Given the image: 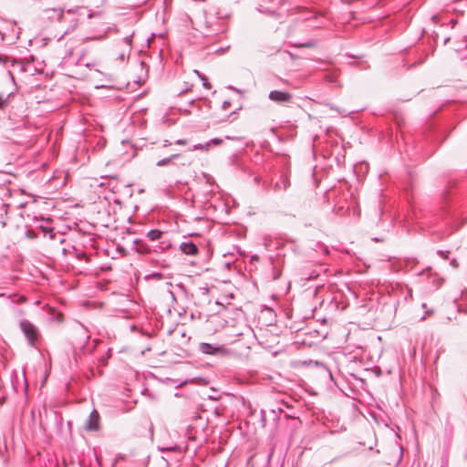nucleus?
I'll return each instance as SVG.
<instances>
[{
    "mask_svg": "<svg viewBox=\"0 0 467 467\" xmlns=\"http://www.w3.org/2000/svg\"><path fill=\"white\" fill-rule=\"evenodd\" d=\"M171 246L170 240H161L156 245L150 246L144 240L135 239L132 249L141 255H147L151 253H161Z\"/></svg>",
    "mask_w": 467,
    "mask_h": 467,
    "instance_id": "obj_1",
    "label": "nucleus"
},
{
    "mask_svg": "<svg viewBox=\"0 0 467 467\" xmlns=\"http://www.w3.org/2000/svg\"><path fill=\"white\" fill-rule=\"evenodd\" d=\"M19 327L24 336L27 339L28 344L31 347H34L39 337V331L37 327L26 319L21 320Z\"/></svg>",
    "mask_w": 467,
    "mask_h": 467,
    "instance_id": "obj_2",
    "label": "nucleus"
},
{
    "mask_svg": "<svg viewBox=\"0 0 467 467\" xmlns=\"http://www.w3.org/2000/svg\"><path fill=\"white\" fill-rule=\"evenodd\" d=\"M268 98L277 104L285 105L292 102L293 95L287 91L271 90L268 94Z\"/></svg>",
    "mask_w": 467,
    "mask_h": 467,
    "instance_id": "obj_3",
    "label": "nucleus"
},
{
    "mask_svg": "<svg viewBox=\"0 0 467 467\" xmlns=\"http://www.w3.org/2000/svg\"><path fill=\"white\" fill-rule=\"evenodd\" d=\"M85 429L88 431H97L99 430V413L96 410L89 413Z\"/></svg>",
    "mask_w": 467,
    "mask_h": 467,
    "instance_id": "obj_4",
    "label": "nucleus"
},
{
    "mask_svg": "<svg viewBox=\"0 0 467 467\" xmlns=\"http://www.w3.org/2000/svg\"><path fill=\"white\" fill-rule=\"evenodd\" d=\"M199 350L207 355H217L219 352L224 350L221 346H215L210 343L202 342L199 344Z\"/></svg>",
    "mask_w": 467,
    "mask_h": 467,
    "instance_id": "obj_5",
    "label": "nucleus"
},
{
    "mask_svg": "<svg viewBox=\"0 0 467 467\" xmlns=\"http://www.w3.org/2000/svg\"><path fill=\"white\" fill-rule=\"evenodd\" d=\"M179 248L186 255H196L199 253L198 246L191 240L181 243Z\"/></svg>",
    "mask_w": 467,
    "mask_h": 467,
    "instance_id": "obj_6",
    "label": "nucleus"
},
{
    "mask_svg": "<svg viewBox=\"0 0 467 467\" xmlns=\"http://www.w3.org/2000/svg\"><path fill=\"white\" fill-rule=\"evenodd\" d=\"M291 185L289 176L282 174L277 182L274 183V191L278 192L280 191H286Z\"/></svg>",
    "mask_w": 467,
    "mask_h": 467,
    "instance_id": "obj_7",
    "label": "nucleus"
},
{
    "mask_svg": "<svg viewBox=\"0 0 467 467\" xmlns=\"http://www.w3.org/2000/svg\"><path fill=\"white\" fill-rule=\"evenodd\" d=\"M256 10L259 13H261L263 15H265V16H269V17H271V18H273L275 20H279L282 17V16L278 12H276L275 10H272V9H270L268 7H265L262 5H259L256 7Z\"/></svg>",
    "mask_w": 467,
    "mask_h": 467,
    "instance_id": "obj_8",
    "label": "nucleus"
},
{
    "mask_svg": "<svg viewBox=\"0 0 467 467\" xmlns=\"http://www.w3.org/2000/svg\"><path fill=\"white\" fill-rule=\"evenodd\" d=\"M72 55H73V49L72 48H68L67 51L66 52L65 56H64L65 62L66 63L74 64V65H78L80 63L83 56L85 55V51H82L81 54L78 57L77 59H73L71 57Z\"/></svg>",
    "mask_w": 467,
    "mask_h": 467,
    "instance_id": "obj_9",
    "label": "nucleus"
},
{
    "mask_svg": "<svg viewBox=\"0 0 467 467\" xmlns=\"http://www.w3.org/2000/svg\"><path fill=\"white\" fill-rule=\"evenodd\" d=\"M166 235V234L159 229H151L147 234L146 236L150 241H157V240H165L163 237Z\"/></svg>",
    "mask_w": 467,
    "mask_h": 467,
    "instance_id": "obj_10",
    "label": "nucleus"
},
{
    "mask_svg": "<svg viewBox=\"0 0 467 467\" xmlns=\"http://www.w3.org/2000/svg\"><path fill=\"white\" fill-rule=\"evenodd\" d=\"M39 229L42 231L45 237H48L50 240L56 239L57 233L55 232L53 227L47 225H39Z\"/></svg>",
    "mask_w": 467,
    "mask_h": 467,
    "instance_id": "obj_11",
    "label": "nucleus"
},
{
    "mask_svg": "<svg viewBox=\"0 0 467 467\" xmlns=\"http://www.w3.org/2000/svg\"><path fill=\"white\" fill-rule=\"evenodd\" d=\"M182 154L180 153H175V154H172L167 158H164V159H161L160 161H157V166L159 167H163V166H168L170 165L174 160H178L180 158H182Z\"/></svg>",
    "mask_w": 467,
    "mask_h": 467,
    "instance_id": "obj_12",
    "label": "nucleus"
},
{
    "mask_svg": "<svg viewBox=\"0 0 467 467\" xmlns=\"http://www.w3.org/2000/svg\"><path fill=\"white\" fill-rule=\"evenodd\" d=\"M210 146H211V142H206V143H198V144H195L193 145L190 150H204V151H208L210 150Z\"/></svg>",
    "mask_w": 467,
    "mask_h": 467,
    "instance_id": "obj_13",
    "label": "nucleus"
},
{
    "mask_svg": "<svg viewBox=\"0 0 467 467\" xmlns=\"http://www.w3.org/2000/svg\"><path fill=\"white\" fill-rule=\"evenodd\" d=\"M194 73L197 75V77L201 79V81L202 82V86L207 88V89H210L212 88L211 84L208 82L207 78L200 73V71L198 70H194Z\"/></svg>",
    "mask_w": 467,
    "mask_h": 467,
    "instance_id": "obj_14",
    "label": "nucleus"
},
{
    "mask_svg": "<svg viewBox=\"0 0 467 467\" xmlns=\"http://www.w3.org/2000/svg\"><path fill=\"white\" fill-rule=\"evenodd\" d=\"M12 93H9L6 97L0 95V109H5L9 105V99Z\"/></svg>",
    "mask_w": 467,
    "mask_h": 467,
    "instance_id": "obj_15",
    "label": "nucleus"
},
{
    "mask_svg": "<svg viewBox=\"0 0 467 467\" xmlns=\"http://www.w3.org/2000/svg\"><path fill=\"white\" fill-rule=\"evenodd\" d=\"M159 450L161 451H178L180 453H182V447L179 445H173V446H169V447H159Z\"/></svg>",
    "mask_w": 467,
    "mask_h": 467,
    "instance_id": "obj_16",
    "label": "nucleus"
},
{
    "mask_svg": "<svg viewBox=\"0 0 467 467\" xmlns=\"http://www.w3.org/2000/svg\"><path fill=\"white\" fill-rule=\"evenodd\" d=\"M315 42L313 41H310V42H306V43H297V44H295V46L296 47H315Z\"/></svg>",
    "mask_w": 467,
    "mask_h": 467,
    "instance_id": "obj_17",
    "label": "nucleus"
},
{
    "mask_svg": "<svg viewBox=\"0 0 467 467\" xmlns=\"http://www.w3.org/2000/svg\"><path fill=\"white\" fill-rule=\"evenodd\" d=\"M437 254L440 255L441 257L444 258V259H449V255H450V251L448 250H438L437 251Z\"/></svg>",
    "mask_w": 467,
    "mask_h": 467,
    "instance_id": "obj_18",
    "label": "nucleus"
},
{
    "mask_svg": "<svg viewBox=\"0 0 467 467\" xmlns=\"http://www.w3.org/2000/svg\"><path fill=\"white\" fill-rule=\"evenodd\" d=\"M26 236L28 239H35V238H36V233L34 230H26Z\"/></svg>",
    "mask_w": 467,
    "mask_h": 467,
    "instance_id": "obj_19",
    "label": "nucleus"
},
{
    "mask_svg": "<svg viewBox=\"0 0 467 467\" xmlns=\"http://www.w3.org/2000/svg\"><path fill=\"white\" fill-rule=\"evenodd\" d=\"M203 177L206 181V183H208L210 185L214 183V179L210 174L203 173Z\"/></svg>",
    "mask_w": 467,
    "mask_h": 467,
    "instance_id": "obj_20",
    "label": "nucleus"
},
{
    "mask_svg": "<svg viewBox=\"0 0 467 467\" xmlns=\"http://www.w3.org/2000/svg\"><path fill=\"white\" fill-rule=\"evenodd\" d=\"M316 365L317 366H321L324 368V370L327 373L328 377L331 379H333V376H332L331 371L325 365H323L322 363H319V362H316Z\"/></svg>",
    "mask_w": 467,
    "mask_h": 467,
    "instance_id": "obj_21",
    "label": "nucleus"
},
{
    "mask_svg": "<svg viewBox=\"0 0 467 467\" xmlns=\"http://www.w3.org/2000/svg\"><path fill=\"white\" fill-rule=\"evenodd\" d=\"M131 38H132V36H125V37L123 38V42H124L127 46L130 47V46H131V41H132V39H131Z\"/></svg>",
    "mask_w": 467,
    "mask_h": 467,
    "instance_id": "obj_22",
    "label": "nucleus"
},
{
    "mask_svg": "<svg viewBox=\"0 0 467 467\" xmlns=\"http://www.w3.org/2000/svg\"><path fill=\"white\" fill-rule=\"evenodd\" d=\"M209 142L213 143L215 145H220L223 143V140L219 138H213Z\"/></svg>",
    "mask_w": 467,
    "mask_h": 467,
    "instance_id": "obj_23",
    "label": "nucleus"
},
{
    "mask_svg": "<svg viewBox=\"0 0 467 467\" xmlns=\"http://www.w3.org/2000/svg\"><path fill=\"white\" fill-rule=\"evenodd\" d=\"M174 143L176 145H186L187 144V140H183V139H179V140H175Z\"/></svg>",
    "mask_w": 467,
    "mask_h": 467,
    "instance_id": "obj_24",
    "label": "nucleus"
},
{
    "mask_svg": "<svg viewBox=\"0 0 467 467\" xmlns=\"http://www.w3.org/2000/svg\"><path fill=\"white\" fill-rule=\"evenodd\" d=\"M150 276H151V277H153V278H155V279L160 280V279H161V278H162V274H161V273H158V272H156V273L151 274V275H150Z\"/></svg>",
    "mask_w": 467,
    "mask_h": 467,
    "instance_id": "obj_25",
    "label": "nucleus"
},
{
    "mask_svg": "<svg viewBox=\"0 0 467 467\" xmlns=\"http://www.w3.org/2000/svg\"><path fill=\"white\" fill-rule=\"evenodd\" d=\"M230 104L231 103L228 100L223 101L222 105L223 109L226 110L229 108Z\"/></svg>",
    "mask_w": 467,
    "mask_h": 467,
    "instance_id": "obj_26",
    "label": "nucleus"
},
{
    "mask_svg": "<svg viewBox=\"0 0 467 467\" xmlns=\"http://www.w3.org/2000/svg\"><path fill=\"white\" fill-rule=\"evenodd\" d=\"M343 211V207L340 206L338 208H334V212L337 213V214H340V213Z\"/></svg>",
    "mask_w": 467,
    "mask_h": 467,
    "instance_id": "obj_27",
    "label": "nucleus"
},
{
    "mask_svg": "<svg viewBox=\"0 0 467 467\" xmlns=\"http://www.w3.org/2000/svg\"><path fill=\"white\" fill-rule=\"evenodd\" d=\"M171 145V142L170 140H163V147H168Z\"/></svg>",
    "mask_w": 467,
    "mask_h": 467,
    "instance_id": "obj_28",
    "label": "nucleus"
},
{
    "mask_svg": "<svg viewBox=\"0 0 467 467\" xmlns=\"http://www.w3.org/2000/svg\"><path fill=\"white\" fill-rule=\"evenodd\" d=\"M226 139L227 140H239L240 139L237 138V137H231V136H226Z\"/></svg>",
    "mask_w": 467,
    "mask_h": 467,
    "instance_id": "obj_29",
    "label": "nucleus"
},
{
    "mask_svg": "<svg viewBox=\"0 0 467 467\" xmlns=\"http://www.w3.org/2000/svg\"><path fill=\"white\" fill-rule=\"evenodd\" d=\"M94 65H95L94 63H86V64H85V66H86L87 67H93Z\"/></svg>",
    "mask_w": 467,
    "mask_h": 467,
    "instance_id": "obj_30",
    "label": "nucleus"
},
{
    "mask_svg": "<svg viewBox=\"0 0 467 467\" xmlns=\"http://www.w3.org/2000/svg\"><path fill=\"white\" fill-rule=\"evenodd\" d=\"M449 41H450V37L449 36L444 38L443 45H446Z\"/></svg>",
    "mask_w": 467,
    "mask_h": 467,
    "instance_id": "obj_31",
    "label": "nucleus"
},
{
    "mask_svg": "<svg viewBox=\"0 0 467 467\" xmlns=\"http://www.w3.org/2000/svg\"><path fill=\"white\" fill-rule=\"evenodd\" d=\"M0 297H7V298H9L10 296H7L5 293H0Z\"/></svg>",
    "mask_w": 467,
    "mask_h": 467,
    "instance_id": "obj_32",
    "label": "nucleus"
},
{
    "mask_svg": "<svg viewBox=\"0 0 467 467\" xmlns=\"http://www.w3.org/2000/svg\"><path fill=\"white\" fill-rule=\"evenodd\" d=\"M263 186H264L265 189H267V188H268V183H267L266 182H264Z\"/></svg>",
    "mask_w": 467,
    "mask_h": 467,
    "instance_id": "obj_33",
    "label": "nucleus"
},
{
    "mask_svg": "<svg viewBox=\"0 0 467 467\" xmlns=\"http://www.w3.org/2000/svg\"><path fill=\"white\" fill-rule=\"evenodd\" d=\"M184 113H185L186 115H190V114H191V111H190L189 109H184Z\"/></svg>",
    "mask_w": 467,
    "mask_h": 467,
    "instance_id": "obj_34",
    "label": "nucleus"
},
{
    "mask_svg": "<svg viewBox=\"0 0 467 467\" xmlns=\"http://www.w3.org/2000/svg\"><path fill=\"white\" fill-rule=\"evenodd\" d=\"M259 181H260V178H259V177H255V178H254V182H257V183H258V182H259Z\"/></svg>",
    "mask_w": 467,
    "mask_h": 467,
    "instance_id": "obj_35",
    "label": "nucleus"
},
{
    "mask_svg": "<svg viewBox=\"0 0 467 467\" xmlns=\"http://www.w3.org/2000/svg\"><path fill=\"white\" fill-rule=\"evenodd\" d=\"M194 101H195L194 99H192V100H190L189 104L192 105L194 103Z\"/></svg>",
    "mask_w": 467,
    "mask_h": 467,
    "instance_id": "obj_36",
    "label": "nucleus"
},
{
    "mask_svg": "<svg viewBox=\"0 0 467 467\" xmlns=\"http://www.w3.org/2000/svg\"><path fill=\"white\" fill-rule=\"evenodd\" d=\"M186 90H187V89H182V90L179 93V95H182V93H184Z\"/></svg>",
    "mask_w": 467,
    "mask_h": 467,
    "instance_id": "obj_37",
    "label": "nucleus"
},
{
    "mask_svg": "<svg viewBox=\"0 0 467 467\" xmlns=\"http://www.w3.org/2000/svg\"><path fill=\"white\" fill-rule=\"evenodd\" d=\"M20 300H21V301H26V297H25V296H21V297H20Z\"/></svg>",
    "mask_w": 467,
    "mask_h": 467,
    "instance_id": "obj_38",
    "label": "nucleus"
},
{
    "mask_svg": "<svg viewBox=\"0 0 467 467\" xmlns=\"http://www.w3.org/2000/svg\"><path fill=\"white\" fill-rule=\"evenodd\" d=\"M119 58L124 59V55L123 54L119 55Z\"/></svg>",
    "mask_w": 467,
    "mask_h": 467,
    "instance_id": "obj_39",
    "label": "nucleus"
},
{
    "mask_svg": "<svg viewBox=\"0 0 467 467\" xmlns=\"http://www.w3.org/2000/svg\"><path fill=\"white\" fill-rule=\"evenodd\" d=\"M256 258H257V256H256V255H254V256L252 257V259H254V260H256Z\"/></svg>",
    "mask_w": 467,
    "mask_h": 467,
    "instance_id": "obj_40",
    "label": "nucleus"
}]
</instances>
